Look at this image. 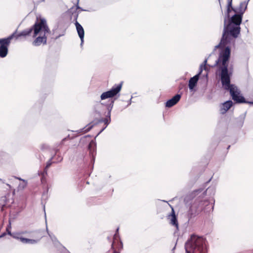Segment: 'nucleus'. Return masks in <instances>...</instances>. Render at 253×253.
<instances>
[{
	"label": "nucleus",
	"instance_id": "0eeeda50",
	"mask_svg": "<svg viewBox=\"0 0 253 253\" xmlns=\"http://www.w3.org/2000/svg\"><path fill=\"white\" fill-rule=\"evenodd\" d=\"M10 196V194H7L6 196L2 197L0 199V209L2 211L5 207L8 206V204H12L13 203L14 200L12 198L11 199L8 198Z\"/></svg>",
	"mask_w": 253,
	"mask_h": 253
},
{
	"label": "nucleus",
	"instance_id": "dca6fc26",
	"mask_svg": "<svg viewBox=\"0 0 253 253\" xmlns=\"http://www.w3.org/2000/svg\"><path fill=\"white\" fill-rule=\"evenodd\" d=\"M228 0V2L227 9V16L229 18L230 17L229 12L231 11V8L232 10H234L235 12H237V11L232 7V0Z\"/></svg>",
	"mask_w": 253,
	"mask_h": 253
},
{
	"label": "nucleus",
	"instance_id": "a878e982",
	"mask_svg": "<svg viewBox=\"0 0 253 253\" xmlns=\"http://www.w3.org/2000/svg\"><path fill=\"white\" fill-rule=\"evenodd\" d=\"M44 146V145H42V149H43V146Z\"/></svg>",
	"mask_w": 253,
	"mask_h": 253
},
{
	"label": "nucleus",
	"instance_id": "6ab92c4d",
	"mask_svg": "<svg viewBox=\"0 0 253 253\" xmlns=\"http://www.w3.org/2000/svg\"><path fill=\"white\" fill-rule=\"evenodd\" d=\"M51 165V163H48L46 165V168H45V169H46L47 168H48Z\"/></svg>",
	"mask_w": 253,
	"mask_h": 253
},
{
	"label": "nucleus",
	"instance_id": "9d476101",
	"mask_svg": "<svg viewBox=\"0 0 253 253\" xmlns=\"http://www.w3.org/2000/svg\"><path fill=\"white\" fill-rule=\"evenodd\" d=\"M75 25L76 27L77 31L78 32V34L81 40V45H82L84 42V29L83 27L77 21L76 22Z\"/></svg>",
	"mask_w": 253,
	"mask_h": 253
},
{
	"label": "nucleus",
	"instance_id": "bb28decb",
	"mask_svg": "<svg viewBox=\"0 0 253 253\" xmlns=\"http://www.w3.org/2000/svg\"><path fill=\"white\" fill-rule=\"evenodd\" d=\"M77 8L79 9V8H80V7H79V6H77Z\"/></svg>",
	"mask_w": 253,
	"mask_h": 253
},
{
	"label": "nucleus",
	"instance_id": "7ed1b4c3",
	"mask_svg": "<svg viewBox=\"0 0 253 253\" xmlns=\"http://www.w3.org/2000/svg\"><path fill=\"white\" fill-rule=\"evenodd\" d=\"M186 253H206L205 240L201 237L192 235L185 245Z\"/></svg>",
	"mask_w": 253,
	"mask_h": 253
},
{
	"label": "nucleus",
	"instance_id": "6e6552de",
	"mask_svg": "<svg viewBox=\"0 0 253 253\" xmlns=\"http://www.w3.org/2000/svg\"><path fill=\"white\" fill-rule=\"evenodd\" d=\"M233 102L231 100H228L222 103L220 105V113L224 114L231 107Z\"/></svg>",
	"mask_w": 253,
	"mask_h": 253
},
{
	"label": "nucleus",
	"instance_id": "b1692460",
	"mask_svg": "<svg viewBox=\"0 0 253 253\" xmlns=\"http://www.w3.org/2000/svg\"><path fill=\"white\" fill-rule=\"evenodd\" d=\"M19 180H22V179H21L20 178H17Z\"/></svg>",
	"mask_w": 253,
	"mask_h": 253
},
{
	"label": "nucleus",
	"instance_id": "412c9836",
	"mask_svg": "<svg viewBox=\"0 0 253 253\" xmlns=\"http://www.w3.org/2000/svg\"><path fill=\"white\" fill-rule=\"evenodd\" d=\"M4 235H5V234H4V233H3V234L1 235L0 236V238H1V237H3Z\"/></svg>",
	"mask_w": 253,
	"mask_h": 253
},
{
	"label": "nucleus",
	"instance_id": "f8f14e48",
	"mask_svg": "<svg viewBox=\"0 0 253 253\" xmlns=\"http://www.w3.org/2000/svg\"><path fill=\"white\" fill-rule=\"evenodd\" d=\"M32 31H33V28H30L29 29H26V30L23 31L22 32H21L20 33H19L18 35H16L15 33H13V34H14L13 37H15L16 39H18L19 37H20L21 36L26 37L27 36L29 35L31 33Z\"/></svg>",
	"mask_w": 253,
	"mask_h": 253
},
{
	"label": "nucleus",
	"instance_id": "4468645a",
	"mask_svg": "<svg viewBox=\"0 0 253 253\" xmlns=\"http://www.w3.org/2000/svg\"><path fill=\"white\" fill-rule=\"evenodd\" d=\"M247 5L248 3L246 1L241 2L238 9L239 12L243 14L247 8Z\"/></svg>",
	"mask_w": 253,
	"mask_h": 253
},
{
	"label": "nucleus",
	"instance_id": "1a4fd4ad",
	"mask_svg": "<svg viewBox=\"0 0 253 253\" xmlns=\"http://www.w3.org/2000/svg\"><path fill=\"white\" fill-rule=\"evenodd\" d=\"M181 95L180 94H176L173 96L171 99L169 100L166 103V106L170 108L175 104H176L180 100Z\"/></svg>",
	"mask_w": 253,
	"mask_h": 253
},
{
	"label": "nucleus",
	"instance_id": "c85d7f7f",
	"mask_svg": "<svg viewBox=\"0 0 253 253\" xmlns=\"http://www.w3.org/2000/svg\"><path fill=\"white\" fill-rule=\"evenodd\" d=\"M219 0V1H220V0ZM219 3H220V2H219ZM220 5H221V4H220Z\"/></svg>",
	"mask_w": 253,
	"mask_h": 253
},
{
	"label": "nucleus",
	"instance_id": "20e7f679",
	"mask_svg": "<svg viewBox=\"0 0 253 253\" xmlns=\"http://www.w3.org/2000/svg\"><path fill=\"white\" fill-rule=\"evenodd\" d=\"M14 34H12L6 39H0V57L3 58L6 56L8 52V46Z\"/></svg>",
	"mask_w": 253,
	"mask_h": 253
},
{
	"label": "nucleus",
	"instance_id": "393cba45",
	"mask_svg": "<svg viewBox=\"0 0 253 253\" xmlns=\"http://www.w3.org/2000/svg\"><path fill=\"white\" fill-rule=\"evenodd\" d=\"M7 185L9 187H10V185H9V184H7Z\"/></svg>",
	"mask_w": 253,
	"mask_h": 253
},
{
	"label": "nucleus",
	"instance_id": "f03ea898",
	"mask_svg": "<svg viewBox=\"0 0 253 253\" xmlns=\"http://www.w3.org/2000/svg\"><path fill=\"white\" fill-rule=\"evenodd\" d=\"M32 28L34 30L33 36L36 37L33 44L39 46L42 43L45 44L47 40L46 35L50 32L46 20L44 18L38 19Z\"/></svg>",
	"mask_w": 253,
	"mask_h": 253
},
{
	"label": "nucleus",
	"instance_id": "4be33fe9",
	"mask_svg": "<svg viewBox=\"0 0 253 253\" xmlns=\"http://www.w3.org/2000/svg\"><path fill=\"white\" fill-rule=\"evenodd\" d=\"M247 103H248L250 104H253V102H248Z\"/></svg>",
	"mask_w": 253,
	"mask_h": 253
},
{
	"label": "nucleus",
	"instance_id": "f3484780",
	"mask_svg": "<svg viewBox=\"0 0 253 253\" xmlns=\"http://www.w3.org/2000/svg\"><path fill=\"white\" fill-rule=\"evenodd\" d=\"M20 240L25 243H31V244H34L37 242V241H36L35 240H30L26 238H22L20 239Z\"/></svg>",
	"mask_w": 253,
	"mask_h": 253
},
{
	"label": "nucleus",
	"instance_id": "39448f33",
	"mask_svg": "<svg viewBox=\"0 0 253 253\" xmlns=\"http://www.w3.org/2000/svg\"><path fill=\"white\" fill-rule=\"evenodd\" d=\"M207 63V59H205L204 61V63L200 65V72L199 74L195 75L193 77L191 78L189 81V87L190 90H193L194 87L196 86L197 82L199 79V76L201 74L203 70H208V68L206 67V64Z\"/></svg>",
	"mask_w": 253,
	"mask_h": 253
},
{
	"label": "nucleus",
	"instance_id": "9b49d317",
	"mask_svg": "<svg viewBox=\"0 0 253 253\" xmlns=\"http://www.w3.org/2000/svg\"><path fill=\"white\" fill-rule=\"evenodd\" d=\"M88 149L89 154L92 157V161H94L96 155V145L94 141H92L90 142L88 145Z\"/></svg>",
	"mask_w": 253,
	"mask_h": 253
},
{
	"label": "nucleus",
	"instance_id": "f257e3e1",
	"mask_svg": "<svg viewBox=\"0 0 253 253\" xmlns=\"http://www.w3.org/2000/svg\"><path fill=\"white\" fill-rule=\"evenodd\" d=\"M243 14H235L233 16L227 25L224 21V31L222 38L219 44L215 46V49L219 48L220 50L219 57L215 61L214 65H218L221 69V81L222 86L226 90L229 91L232 99L238 103L246 102L245 98L240 94V91L234 84H231L230 75L228 72V62L230 55V44L234 43L235 38L240 32V25Z\"/></svg>",
	"mask_w": 253,
	"mask_h": 253
},
{
	"label": "nucleus",
	"instance_id": "ddd939ff",
	"mask_svg": "<svg viewBox=\"0 0 253 253\" xmlns=\"http://www.w3.org/2000/svg\"><path fill=\"white\" fill-rule=\"evenodd\" d=\"M170 224L178 229V224L173 209H172V214L171 215Z\"/></svg>",
	"mask_w": 253,
	"mask_h": 253
},
{
	"label": "nucleus",
	"instance_id": "423d86ee",
	"mask_svg": "<svg viewBox=\"0 0 253 253\" xmlns=\"http://www.w3.org/2000/svg\"><path fill=\"white\" fill-rule=\"evenodd\" d=\"M121 88L122 84L115 85L111 90L103 92L101 95V99L102 100H104L108 98L114 97L120 91Z\"/></svg>",
	"mask_w": 253,
	"mask_h": 253
},
{
	"label": "nucleus",
	"instance_id": "5701e85b",
	"mask_svg": "<svg viewBox=\"0 0 253 253\" xmlns=\"http://www.w3.org/2000/svg\"><path fill=\"white\" fill-rule=\"evenodd\" d=\"M104 129V128H103V129H102L101 130H100V131L99 132V133L98 134H99L100 133H101V132L103 131V130Z\"/></svg>",
	"mask_w": 253,
	"mask_h": 253
},
{
	"label": "nucleus",
	"instance_id": "2eb2a0df",
	"mask_svg": "<svg viewBox=\"0 0 253 253\" xmlns=\"http://www.w3.org/2000/svg\"><path fill=\"white\" fill-rule=\"evenodd\" d=\"M92 127H93V126L92 125L88 124V125L86 126L83 129H80V130H78L77 131L79 133H82V132L85 133V132H86L89 131L92 128Z\"/></svg>",
	"mask_w": 253,
	"mask_h": 253
},
{
	"label": "nucleus",
	"instance_id": "a211bd4d",
	"mask_svg": "<svg viewBox=\"0 0 253 253\" xmlns=\"http://www.w3.org/2000/svg\"><path fill=\"white\" fill-rule=\"evenodd\" d=\"M6 231H7V233H8V234L9 235H11V232H10V230H9V228H6Z\"/></svg>",
	"mask_w": 253,
	"mask_h": 253
},
{
	"label": "nucleus",
	"instance_id": "aec40b11",
	"mask_svg": "<svg viewBox=\"0 0 253 253\" xmlns=\"http://www.w3.org/2000/svg\"><path fill=\"white\" fill-rule=\"evenodd\" d=\"M49 236H50L51 238L52 239V240L53 241V239H55V238L54 237H53L52 238V237H51V235H49Z\"/></svg>",
	"mask_w": 253,
	"mask_h": 253
},
{
	"label": "nucleus",
	"instance_id": "cd10ccee",
	"mask_svg": "<svg viewBox=\"0 0 253 253\" xmlns=\"http://www.w3.org/2000/svg\"><path fill=\"white\" fill-rule=\"evenodd\" d=\"M116 236H117V235H116V234H115V238H116Z\"/></svg>",
	"mask_w": 253,
	"mask_h": 253
}]
</instances>
